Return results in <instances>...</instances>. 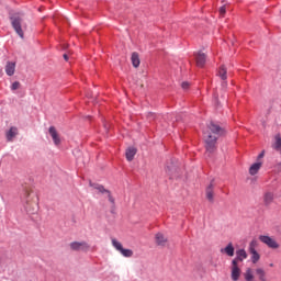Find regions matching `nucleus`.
<instances>
[{
    "label": "nucleus",
    "mask_w": 281,
    "mask_h": 281,
    "mask_svg": "<svg viewBox=\"0 0 281 281\" xmlns=\"http://www.w3.org/2000/svg\"><path fill=\"white\" fill-rule=\"evenodd\" d=\"M221 135H223V130L221 126L214 122H210V124L203 131L205 150L207 155H213V153H216V142Z\"/></svg>",
    "instance_id": "1"
},
{
    "label": "nucleus",
    "mask_w": 281,
    "mask_h": 281,
    "mask_svg": "<svg viewBox=\"0 0 281 281\" xmlns=\"http://www.w3.org/2000/svg\"><path fill=\"white\" fill-rule=\"evenodd\" d=\"M23 200L27 214H36L38 212V198L31 188L24 190Z\"/></svg>",
    "instance_id": "2"
},
{
    "label": "nucleus",
    "mask_w": 281,
    "mask_h": 281,
    "mask_svg": "<svg viewBox=\"0 0 281 281\" xmlns=\"http://www.w3.org/2000/svg\"><path fill=\"white\" fill-rule=\"evenodd\" d=\"M11 24L18 36H20V38H24V30L27 27L25 25V15L21 13L14 14L11 16Z\"/></svg>",
    "instance_id": "3"
},
{
    "label": "nucleus",
    "mask_w": 281,
    "mask_h": 281,
    "mask_svg": "<svg viewBox=\"0 0 281 281\" xmlns=\"http://www.w3.org/2000/svg\"><path fill=\"white\" fill-rule=\"evenodd\" d=\"M256 247H258V240L252 239L249 244L248 251L251 255V262L252 265L258 263L260 260V254L256 250Z\"/></svg>",
    "instance_id": "4"
},
{
    "label": "nucleus",
    "mask_w": 281,
    "mask_h": 281,
    "mask_svg": "<svg viewBox=\"0 0 281 281\" xmlns=\"http://www.w3.org/2000/svg\"><path fill=\"white\" fill-rule=\"evenodd\" d=\"M259 240L263 243V245H267L270 249H280V244L276 241L272 237H269L267 235H260Z\"/></svg>",
    "instance_id": "5"
},
{
    "label": "nucleus",
    "mask_w": 281,
    "mask_h": 281,
    "mask_svg": "<svg viewBox=\"0 0 281 281\" xmlns=\"http://www.w3.org/2000/svg\"><path fill=\"white\" fill-rule=\"evenodd\" d=\"M72 251H89L90 246L87 241H72L69 245Z\"/></svg>",
    "instance_id": "6"
},
{
    "label": "nucleus",
    "mask_w": 281,
    "mask_h": 281,
    "mask_svg": "<svg viewBox=\"0 0 281 281\" xmlns=\"http://www.w3.org/2000/svg\"><path fill=\"white\" fill-rule=\"evenodd\" d=\"M231 278L233 281H238L240 278V268H238V263L236 262V259H233V261H232Z\"/></svg>",
    "instance_id": "7"
},
{
    "label": "nucleus",
    "mask_w": 281,
    "mask_h": 281,
    "mask_svg": "<svg viewBox=\"0 0 281 281\" xmlns=\"http://www.w3.org/2000/svg\"><path fill=\"white\" fill-rule=\"evenodd\" d=\"M48 133H49L55 146H60V142H61L60 140V134H58V131H56V127L50 126L48 128Z\"/></svg>",
    "instance_id": "8"
},
{
    "label": "nucleus",
    "mask_w": 281,
    "mask_h": 281,
    "mask_svg": "<svg viewBox=\"0 0 281 281\" xmlns=\"http://www.w3.org/2000/svg\"><path fill=\"white\" fill-rule=\"evenodd\" d=\"M94 190H98V192H100L101 194H106L110 203L114 204L115 203V199H113V195H111V191L104 189V187L100 186V184H95L93 186Z\"/></svg>",
    "instance_id": "9"
},
{
    "label": "nucleus",
    "mask_w": 281,
    "mask_h": 281,
    "mask_svg": "<svg viewBox=\"0 0 281 281\" xmlns=\"http://www.w3.org/2000/svg\"><path fill=\"white\" fill-rule=\"evenodd\" d=\"M155 240L156 245H158L159 247H166L168 243V237H166V235H164L162 233H157L155 235Z\"/></svg>",
    "instance_id": "10"
},
{
    "label": "nucleus",
    "mask_w": 281,
    "mask_h": 281,
    "mask_svg": "<svg viewBox=\"0 0 281 281\" xmlns=\"http://www.w3.org/2000/svg\"><path fill=\"white\" fill-rule=\"evenodd\" d=\"M207 59V56L204 53H196L195 54V63L196 67H205V61Z\"/></svg>",
    "instance_id": "11"
},
{
    "label": "nucleus",
    "mask_w": 281,
    "mask_h": 281,
    "mask_svg": "<svg viewBox=\"0 0 281 281\" xmlns=\"http://www.w3.org/2000/svg\"><path fill=\"white\" fill-rule=\"evenodd\" d=\"M206 199L210 203H214V182L206 187Z\"/></svg>",
    "instance_id": "12"
},
{
    "label": "nucleus",
    "mask_w": 281,
    "mask_h": 281,
    "mask_svg": "<svg viewBox=\"0 0 281 281\" xmlns=\"http://www.w3.org/2000/svg\"><path fill=\"white\" fill-rule=\"evenodd\" d=\"M15 70H16V63L8 61L5 65L7 76H14Z\"/></svg>",
    "instance_id": "13"
},
{
    "label": "nucleus",
    "mask_w": 281,
    "mask_h": 281,
    "mask_svg": "<svg viewBox=\"0 0 281 281\" xmlns=\"http://www.w3.org/2000/svg\"><path fill=\"white\" fill-rule=\"evenodd\" d=\"M135 155H137V149L135 147H130L125 151L127 161H133V159H135Z\"/></svg>",
    "instance_id": "14"
},
{
    "label": "nucleus",
    "mask_w": 281,
    "mask_h": 281,
    "mask_svg": "<svg viewBox=\"0 0 281 281\" xmlns=\"http://www.w3.org/2000/svg\"><path fill=\"white\" fill-rule=\"evenodd\" d=\"M236 262L238 265V262H243V260H247V251L245 249H239L236 251Z\"/></svg>",
    "instance_id": "15"
},
{
    "label": "nucleus",
    "mask_w": 281,
    "mask_h": 281,
    "mask_svg": "<svg viewBox=\"0 0 281 281\" xmlns=\"http://www.w3.org/2000/svg\"><path fill=\"white\" fill-rule=\"evenodd\" d=\"M131 60H132L133 67L137 69V67H139V65L142 64V61L139 60V53L137 52L132 53Z\"/></svg>",
    "instance_id": "16"
},
{
    "label": "nucleus",
    "mask_w": 281,
    "mask_h": 281,
    "mask_svg": "<svg viewBox=\"0 0 281 281\" xmlns=\"http://www.w3.org/2000/svg\"><path fill=\"white\" fill-rule=\"evenodd\" d=\"M221 254H226L232 258L234 256V245L229 243L225 248L221 249Z\"/></svg>",
    "instance_id": "17"
},
{
    "label": "nucleus",
    "mask_w": 281,
    "mask_h": 281,
    "mask_svg": "<svg viewBox=\"0 0 281 281\" xmlns=\"http://www.w3.org/2000/svg\"><path fill=\"white\" fill-rule=\"evenodd\" d=\"M16 135H19V130L16 127H11L7 133L8 142H12Z\"/></svg>",
    "instance_id": "18"
},
{
    "label": "nucleus",
    "mask_w": 281,
    "mask_h": 281,
    "mask_svg": "<svg viewBox=\"0 0 281 281\" xmlns=\"http://www.w3.org/2000/svg\"><path fill=\"white\" fill-rule=\"evenodd\" d=\"M260 168H262V162L252 164L249 168V175H258V170H260Z\"/></svg>",
    "instance_id": "19"
},
{
    "label": "nucleus",
    "mask_w": 281,
    "mask_h": 281,
    "mask_svg": "<svg viewBox=\"0 0 281 281\" xmlns=\"http://www.w3.org/2000/svg\"><path fill=\"white\" fill-rule=\"evenodd\" d=\"M272 148L274 150H277L278 153H280V150H281V135L280 134H277L274 136V143L272 145Z\"/></svg>",
    "instance_id": "20"
},
{
    "label": "nucleus",
    "mask_w": 281,
    "mask_h": 281,
    "mask_svg": "<svg viewBox=\"0 0 281 281\" xmlns=\"http://www.w3.org/2000/svg\"><path fill=\"white\" fill-rule=\"evenodd\" d=\"M257 276H259L260 281H267V272L262 268L256 269Z\"/></svg>",
    "instance_id": "21"
},
{
    "label": "nucleus",
    "mask_w": 281,
    "mask_h": 281,
    "mask_svg": "<svg viewBox=\"0 0 281 281\" xmlns=\"http://www.w3.org/2000/svg\"><path fill=\"white\" fill-rule=\"evenodd\" d=\"M218 76L222 80H227V68L225 66L220 67Z\"/></svg>",
    "instance_id": "22"
},
{
    "label": "nucleus",
    "mask_w": 281,
    "mask_h": 281,
    "mask_svg": "<svg viewBox=\"0 0 281 281\" xmlns=\"http://www.w3.org/2000/svg\"><path fill=\"white\" fill-rule=\"evenodd\" d=\"M263 201L267 205H271V203H273V193L267 192L263 196Z\"/></svg>",
    "instance_id": "23"
},
{
    "label": "nucleus",
    "mask_w": 281,
    "mask_h": 281,
    "mask_svg": "<svg viewBox=\"0 0 281 281\" xmlns=\"http://www.w3.org/2000/svg\"><path fill=\"white\" fill-rule=\"evenodd\" d=\"M244 278L246 281H254V271H251V268H248L246 272L244 273Z\"/></svg>",
    "instance_id": "24"
},
{
    "label": "nucleus",
    "mask_w": 281,
    "mask_h": 281,
    "mask_svg": "<svg viewBox=\"0 0 281 281\" xmlns=\"http://www.w3.org/2000/svg\"><path fill=\"white\" fill-rule=\"evenodd\" d=\"M112 246L114 247V249H116V251H121L122 249H124V247L122 246V243H120L115 238H112Z\"/></svg>",
    "instance_id": "25"
},
{
    "label": "nucleus",
    "mask_w": 281,
    "mask_h": 281,
    "mask_svg": "<svg viewBox=\"0 0 281 281\" xmlns=\"http://www.w3.org/2000/svg\"><path fill=\"white\" fill-rule=\"evenodd\" d=\"M120 254H122V256H124V258H132L133 257V250H131V249L122 248Z\"/></svg>",
    "instance_id": "26"
},
{
    "label": "nucleus",
    "mask_w": 281,
    "mask_h": 281,
    "mask_svg": "<svg viewBox=\"0 0 281 281\" xmlns=\"http://www.w3.org/2000/svg\"><path fill=\"white\" fill-rule=\"evenodd\" d=\"M166 172L167 175H169V177H173L175 172H177V167L175 166H167L166 168Z\"/></svg>",
    "instance_id": "27"
},
{
    "label": "nucleus",
    "mask_w": 281,
    "mask_h": 281,
    "mask_svg": "<svg viewBox=\"0 0 281 281\" xmlns=\"http://www.w3.org/2000/svg\"><path fill=\"white\" fill-rule=\"evenodd\" d=\"M21 87V83L19 81H14L11 86L12 91H16Z\"/></svg>",
    "instance_id": "28"
},
{
    "label": "nucleus",
    "mask_w": 281,
    "mask_h": 281,
    "mask_svg": "<svg viewBox=\"0 0 281 281\" xmlns=\"http://www.w3.org/2000/svg\"><path fill=\"white\" fill-rule=\"evenodd\" d=\"M225 12H227V8L225 5H222L220 8V16H225Z\"/></svg>",
    "instance_id": "29"
},
{
    "label": "nucleus",
    "mask_w": 281,
    "mask_h": 281,
    "mask_svg": "<svg viewBox=\"0 0 281 281\" xmlns=\"http://www.w3.org/2000/svg\"><path fill=\"white\" fill-rule=\"evenodd\" d=\"M182 89H190V82L188 81H183L182 85H181Z\"/></svg>",
    "instance_id": "30"
},
{
    "label": "nucleus",
    "mask_w": 281,
    "mask_h": 281,
    "mask_svg": "<svg viewBox=\"0 0 281 281\" xmlns=\"http://www.w3.org/2000/svg\"><path fill=\"white\" fill-rule=\"evenodd\" d=\"M64 59L69 60V56L67 54H64Z\"/></svg>",
    "instance_id": "31"
},
{
    "label": "nucleus",
    "mask_w": 281,
    "mask_h": 281,
    "mask_svg": "<svg viewBox=\"0 0 281 281\" xmlns=\"http://www.w3.org/2000/svg\"><path fill=\"white\" fill-rule=\"evenodd\" d=\"M265 157V153H261L260 155H259V159H262Z\"/></svg>",
    "instance_id": "32"
},
{
    "label": "nucleus",
    "mask_w": 281,
    "mask_h": 281,
    "mask_svg": "<svg viewBox=\"0 0 281 281\" xmlns=\"http://www.w3.org/2000/svg\"><path fill=\"white\" fill-rule=\"evenodd\" d=\"M223 87H227V82H223Z\"/></svg>",
    "instance_id": "33"
},
{
    "label": "nucleus",
    "mask_w": 281,
    "mask_h": 281,
    "mask_svg": "<svg viewBox=\"0 0 281 281\" xmlns=\"http://www.w3.org/2000/svg\"><path fill=\"white\" fill-rule=\"evenodd\" d=\"M270 267H273V263H270Z\"/></svg>",
    "instance_id": "34"
}]
</instances>
